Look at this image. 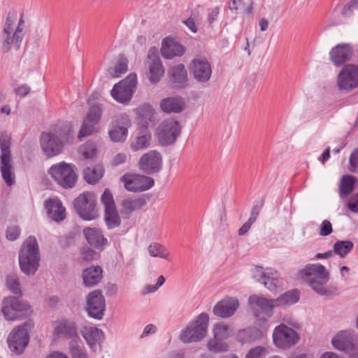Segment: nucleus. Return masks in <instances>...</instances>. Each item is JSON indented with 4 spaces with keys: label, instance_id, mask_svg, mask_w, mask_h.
<instances>
[{
    "label": "nucleus",
    "instance_id": "f257e3e1",
    "mask_svg": "<svg viewBox=\"0 0 358 358\" xmlns=\"http://www.w3.org/2000/svg\"><path fill=\"white\" fill-rule=\"evenodd\" d=\"M299 276L320 295L333 297L339 294L336 286H326L329 279V273L322 264H307L299 271Z\"/></svg>",
    "mask_w": 358,
    "mask_h": 358
},
{
    "label": "nucleus",
    "instance_id": "f03ea898",
    "mask_svg": "<svg viewBox=\"0 0 358 358\" xmlns=\"http://www.w3.org/2000/svg\"><path fill=\"white\" fill-rule=\"evenodd\" d=\"M73 130L69 122L56 124L50 131L41 135V148L48 157L61 153L64 144L73 138Z\"/></svg>",
    "mask_w": 358,
    "mask_h": 358
},
{
    "label": "nucleus",
    "instance_id": "7ed1b4c3",
    "mask_svg": "<svg viewBox=\"0 0 358 358\" xmlns=\"http://www.w3.org/2000/svg\"><path fill=\"white\" fill-rule=\"evenodd\" d=\"M17 14L15 13H9L3 28L1 34L0 39L1 43V50L3 53H8L12 49L19 50L21 47L24 33L25 22L23 15L20 16L17 23Z\"/></svg>",
    "mask_w": 358,
    "mask_h": 358
},
{
    "label": "nucleus",
    "instance_id": "20e7f679",
    "mask_svg": "<svg viewBox=\"0 0 358 358\" xmlns=\"http://www.w3.org/2000/svg\"><path fill=\"white\" fill-rule=\"evenodd\" d=\"M40 252L34 236H29L19 252L20 270L26 275H34L39 267Z\"/></svg>",
    "mask_w": 358,
    "mask_h": 358
},
{
    "label": "nucleus",
    "instance_id": "39448f33",
    "mask_svg": "<svg viewBox=\"0 0 358 358\" xmlns=\"http://www.w3.org/2000/svg\"><path fill=\"white\" fill-rule=\"evenodd\" d=\"M0 171L2 178L8 186L15 182L13 161L10 152V138L6 134L0 136Z\"/></svg>",
    "mask_w": 358,
    "mask_h": 358
},
{
    "label": "nucleus",
    "instance_id": "423d86ee",
    "mask_svg": "<svg viewBox=\"0 0 358 358\" xmlns=\"http://www.w3.org/2000/svg\"><path fill=\"white\" fill-rule=\"evenodd\" d=\"M209 316L206 313L199 314L181 332L180 340L185 343L198 342L206 335Z\"/></svg>",
    "mask_w": 358,
    "mask_h": 358
},
{
    "label": "nucleus",
    "instance_id": "0eeeda50",
    "mask_svg": "<svg viewBox=\"0 0 358 358\" xmlns=\"http://www.w3.org/2000/svg\"><path fill=\"white\" fill-rule=\"evenodd\" d=\"M74 168V165L62 162L53 164L48 173L59 186L65 189L72 188L77 181Z\"/></svg>",
    "mask_w": 358,
    "mask_h": 358
},
{
    "label": "nucleus",
    "instance_id": "6e6552de",
    "mask_svg": "<svg viewBox=\"0 0 358 358\" xmlns=\"http://www.w3.org/2000/svg\"><path fill=\"white\" fill-rule=\"evenodd\" d=\"M74 208L79 216L85 220H93L99 216L96 196L90 192L80 194L73 201Z\"/></svg>",
    "mask_w": 358,
    "mask_h": 358
},
{
    "label": "nucleus",
    "instance_id": "1a4fd4ad",
    "mask_svg": "<svg viewBox=\"0 0 358 358\" xmlns=\"http://www.w3.org/2000/svg\"><path fill=\"white\" fill-rule=\"evenodd\" d=\"M2 313L7 320L14 321L28 315L29 305L16 296H7L2 302Z\"/></svg>",
    "mask_w": 358,
    "mask_h": 358
},
{
    "label": "nucleus",
    "instance_id": "9d476101",
    "mask_svg": "<svg viewBox=\"0 0 358 358\" xmlns=\"http://www.w3.org/2000/svg\"><path fill=\"white\" fill-rule=\"evenodd\" d=\"M137 85V76L130 73L127 78L115 84L110 91L113 98L120 103H126L131 99Z\"/></svg>",
    "mask_w": 358,
    "mask_h": 358
},
{
    "label": "nucleus",
    "instance_id": "9b49d317",
    "mask_svg": "<svg viewBox=\"0 0 358 358\" xmlns=\"http://www.w3.org/2000/svg\"><path fill=\"white\" fill-rule=\"evenodd\" d=\"M101 201L104 206V221L109 229L118 227L121 218L116 208L113 196L108 189H106L101 196Z\"/></svg>",
    "mask_w": 358,
    "mask_h": 358
},
{
    "label": "nucleus",
    "instance_id": "f8f14e48",
    "mask_svg": "<svg viewBox=\"0 0 358 358\" xmlns=\"http://www.w3.org/2000/svg\"><path fill=\"white\" fill-rule=\"evenodd\" d=\"M275 345L280 349H287L296 345L299 336L297 332L284 324L276 326L273 332Z\"/></svg>",
    "mask_w": 358,
    "mask_h": 358
},
{
    "label": "nucleus",
    "instance_id": "ddd939ff",
    "mask_svg": "<svg viewBox=\"0 0 358 358\" xmlns=\"http://www.w3.org/2000/svg\"><path fill=\"white\" fill-rule=\"evenodd\" d=\"M181 133V126L174 119L164 120L157 129L159 142L162 145L173 144Z\"/></svg>",
    "mask_w": 358,
    "mask_h": 358
},
{
    "label": "nucleus",
    "instance_id": "4468645a",
    "mask_svg": "<svg viewBox=\"0 0 358 358\" xmlns=\"http://www.w3.org/2000/svg\"><path fill=\"white\" fill-rule=\"evenodd\" d=\"M120 181L124 184V188L131 192H142L150 189L155 184L154 180L148 176L125 173L120 178Z\"/></svg>",
    "mask_w": 358,
    "mask_h": 358
},
{
    "label": "nucleus",
    "instance_id": "2eb2a0df",
    "mask_svg": "<svg viewBox=\"0 0 358 358\" xmlns=\"http://www.w3.org/2000/svg\"><path fill=\"white\" fill-rule=\"evenodd\" d=\"M131 125L129 116L125 113L116 115L112 120L108 131L113 142H124L128 135V129Z\"/></svg>",
    "mask_w": 358,
    "mask_h": 358
},
{
    "label": "nucleus",
    "instance_id": "dca6fc26",
    "mask_svg": "<svg viewBox=\"0 0 358 358\" xmlns=\"http://www.w3.org/2000/svg\"><path fill=\"white\" fill-rule=\"evenodd\" d=\"M254 278L258 282L271 292L276 291L282 285L278 272L271 268H264L262 266H255L253 270Z\"/></svg>",
    "mask_w": 358,
    "mask_h": 358
},
{
    "label": "nucleus",
    "instance_id": "f3484780",
    "mask_svg": "<svg viewBox=\"0 0 358 358\" xmlns=\"http://www.w3.org/2000/svg\"><path fill=\"white\" fill-rule=\"evenodd\" d=\"M331 344L336 350L352 355L358 350V337L351 331H340L332 338Z\"/></svg>",
    "mask_w": 358,
    "mask_h": 358
},
{
    "label": "nucleus",
    "instance_id": "a211bd4d",
    "mask_svg": "<svg viewBox=\"0 0 358 358\" xmlns=\"http://www.w3.org/2000/svg\"><path fill=\"white\" fill-rule=\"evenodd\" d=\"M29 341V336L25 324L15 327L7 338L9 349L16 355L23 352Z\"/></svg>",
    "mask_w": 358,
    "mask_h": 358
},
{
    "label": "nucleus",
    "instance_id": "6ab92c4d",
    "mask_svg": "<svg viewBox=\"0 0 358 358\" xmlns=\"http://www.w3.org/2000/svg\"><path fill=\"white\" fill-rule=\"evenodd\" d=\"M337 86L340 90L350 92L358 87V66L346 65L339 73Z\"/></svg>",
    "mask_w": 358,
    "mask_h": 358
},
{
    "label": "nucleus",
    "instance_id": "aec40b11",
    "mask_svg": "<svg viewBox=\"0 0 358 358\" xmlns=\"http://www.w3.org/2000/svg\"><path fill=\"white\" fill-rule=\"evenodd\" d=\"M162 166L163 159L161 153L154 150L143 154L138 161L139 169L147 174L159 173Z\"/></svg>",
    "mask_w": 358,
    "mask_h": 358
},
{
    "label": "nucleus",
    "instance_id": "412c9836",
    "mask_svg": "<svg viewBox=\"0 0 358 358\" xmlns=\"http://www.w3.org/2000/svg\"><path fill=\"white\" fill-rule=\"evenodd\" d=\"M189 72L193 78L199 83H207L211 78L212 68L208 59L205 57L194 58L189 64Z\"/></svg>",
    "mask_w": 358,
    "mask_h": 358
},
{
    "label": "nucleus",
    "instance_id": "4be33fe9",
    "mask_svg": "<svg viewBox=\"0 0 358 358\" xmlns=\"http://www.w3.org/2000/svg\"><path fill=\"white\" fill-rule=\"evenodd\" d=\"M106 310V301L99 290L90 292L87 297V311L94 319L101 320Z\"/></svg>",
    "mask_w": 358,
    "mask_h": 358
},
{
    "label": "nucleus",
    "instance_id": "5701e85b",
    "mask_svg": "<svg viewBox=\"0 0 358 358\" xmlns=\"http://www.w3.org/2000/svg\"><path fill=\"white\" fill-rule=\"evenodd\" d=\"M53 334L57 336H64L67 339L75 340L79 338L76 323L71 320L61 319L52 323Z\"/></svg>",
    "mask_w": 358,
    "mask_h": 358
},
{
    "label": "nucleus",
    "instance_id": "b1692460",
    "mask_svg": "<svg viewBox=\"0 0 358 358\" xmlns=\"http://www.w3.org/2000/svg\"><path fill=\"white\" fill-rule=\"evenodd\" d=\"M147 77L152 84L158 83L164 74V69L159 57L149 51L147 61Z\"/></svg>",
    "mask_w": 358,
    "mask_h": 358
},
{
    "label": "nucleus",
    "instance_id": "393cba45",
    "mask_svg": "<svg viewBox=\"0 0 358 358\" xmlns=\"http://www.w3.org/2000/svg\"><path fill=\"white\" fill-rule=\"evenodd\" d=\"M80 333L92 351H96L97 345H100L104 338L102 330L92 325L83 327Z\"/></svg>",
    "mask_w": 358,
    "mask_h": 358
},
{
    "label": "nucleus",
    "instance_id": "a878e982",
    "mask_svg": "<svg viewBox=\"0 0 358 358\" xmlns=\"http://www.w3.org/2000/svg\"><path fill=\"white\" fill-rule=\"evenodd\" d=\"M185 50V47L173 38L167 37L162 41L161 54L165 59L181 57Z\"/></svg>",
    "mask_w": 358,
    "mask_h": 358
},
{
    "label": "nucleus",
    "instance_id": "bb28decb",
    "mask_svg": "<svg viewBox=\"0 0 358 358\" xmlns=\"http://www.w3.org/2000/svg\"><path fill=\"white\" fill-rule=\"evenodd\" d=\"M238 305L237 299L227 297L216 303L213 308V313L220 317H229L234 314Z\"/></svg>",
    "mask_w": 358,
    "mask_h": 358
},
{
    "label": "nucleus",
    "instance_id": "cd10ccee",
    "mask_svg": "<svg viewBox=\"0 0 358 358\" xmlns=\"http://www.w3.org/2000/svg\"><path fill=\"white\" fill-rule=\"evenodd\" d=\"M352 55V48L345 43L338 44L329 52L330 59L336 66L345 63L350 59Z\"/></svg>",
    "mask_w": 358,
    "mask_h": 358
},
{
    "label": "nucleus",
    "instance_id": "c85d7f7f",
    "mask_svg": "<svg viewBox=\"0 0 358 358\" xmlns=\"http://www.w3.org/2000/svg\"><path fill=\"white\" fill-rule=\"evenodd\" d=\"M83 234L87 243L94 248L103 250L108 243L102 231L97 228H85L83 229Z\"/></svg>",
    "mask_w": 358,
    "mask_h": 358
},
{
    "label": "nucleus",
    "instance_id": "c756f323",
    "mask_svg": "<svg viewBox=\"0 0 358 358\" xmlns=\"http://www.w3.org/2000/svg\"><path fill=\"white\" fill-rule=\"evenodd\" d=\"M48 217L55 222H60L66 217L65 208L57 198L50 199L45 202Z\"/></svg>",
    "mask_w": 358,
    "mask_h": 358
},
{
    "label": "nucleus",
    "instance_id": "7c9ffc66",
    "mask_svg": "<svg viewBox=\"0 0 358 358\" xmlns=\"http://www.w3.org/2000/svg\"><path fill=\"white\" fill-rule=\"evenodd\" d=\"M159 106L166 113H180L185 109V103L182 98L176 96L162 99Z\"/></svg>",
    "mask_w": 358,
    "mask_h": 358
},
{
    "label": "nucleus",
    "instance_id": "2f4dec72",
    "mask_svg": "<svg viewBox=\"0 0 358 358\" xmlns=\"http://www.w3.org/2000/svg\"><path fill=\"white\" fill-rule=\"evenodd\" d=\"M82 277L85 287L95 286L102 279V268L99 266L87 268L83 271Z\"/></svg>",
    "mask_w": 358,
    "mask_h": 358
},
{
    "label": "nucleus",
    "instance_id": "473e14b6",
    "mask_svg": "<svg viewBox=\"0 0 358 358\" xmlns=\"http://www.w3.org/2000/svg\"><path fill=\"white\" fill-rule=\"evenodd\" d=\"M151 138V134L148 129L142 128L131 141L130 148L134 152L146 149L150 145Z\"/></svg>",
    "mask_w": 358,
    "mask_h": 358
},
{
    "label": "nucleus",
    "instance_id": "72a5a7b5",
    "mask_svg": "<svg viewBox=\"0 0 358 358\" xmlns=\"http://www.w3.org/2000/svg\"><path fill=\"white\" fill-rule=\"evenodd\" d=\"M264 336L261 330L255 327H249L240 330L237 335L236 339L242 344L251 343L259 340Z\"/></svg>",
    "mask_w": 358,
    "mask_h": 358
},
{
    "label": "nucleus",
    "instance_id": "f704fd0d",
    "mask_svg": "<svg viewBox=\"0 0 358 358\" xmlns=\"http://www.w3.org/2000/svg\"><path fill=\"white\" fill-rule=\"evenodd\" d=\"M248 301L251 306L259 308L264 313L270 312L276 307L275 299H268L258 295L250 296Z\"/></svg>",
    "mask_w": 358,
    "mask_h": 358
},
{
    "label": "nucleus",
    "instance_id": "c9c22d12",
    "mask_svg": "<svg viewBox=\"0 0 358 358\" xmlns=\"http://www.w3.org/2000/svg\"><path fill=\"white\" fill-rule=\"evenodd\" d=\"M168 74L171 80L176 84L182 85L187 80V73L185 66L182 64L171 67Z\"/></svg>",
    "mask_w": 358,
    "mask_h": 358
},
{
    "label": "nucleus",
    "instance_id": "e433bc0d",
    "mask_svg": "<svg viewBox=\"0 0 358 358\" xmlns=\"http://www.w3.org/2000/svg\"><path fill=\"white\" fill-rule=\"evenodd\" d=\"M299 299V292L293 289L284 293L275 299V306H290L296 303Z\"/></svg>",
    "mask_w": 358,
    "mask_h": 358
},
{
    "label": "nucleus",
    "instance_id": "4c0bfd02",
    "mask_svg": "<svg viewBox=\"0 0 358 358\" xmlns=\"http://www.w3.org/2000/svg\"><path fill=\"white\" fill-rule=\"evenodd\" d=\"M83 173L85 180L88 183L94 184L102 178L103 169L101 166L87 167L84 169Z\"/></svg>",
    "mask_w": 358,
    "mask_h": 358
},
{
    "label": "nucleus",
    "instance_id": "58836bf2",
    "mask_svg": "<svg viewBox=\"0 0 358 358\" xmlns=\"http://www.w3.org/2000/svg\"><path fill=\"white\" fill-rule=\"evenodd\" d=\"M355 178L351 175H344L342 176L340 185L339 192L341 197L350 194L354 189Z\"/></svg>",
    "mask_w": 358,
    "mask_h": 358
},
{
    "label": "nucleus",
    "instance_id": "ea45409f",
    "mask_svg": "<svg viewBox=\"0 0 358 358\" xmlns=\"http://www.w3.org/2000/svg\"><path fill=\"white\" fill-rule=\"evenodd\" d=\"M354 244L351 241H338L333 247L334 255H338L341 258L345 257L353 249Z\"/></svg>",
    "mask_w": 358,
    "mask_h": 358
},
{
    "label": "nucleus",
    "instance_id": "a19ab883",
    "mask_svg": "<svg viewBox=\"0 0 358 358\" xmlns=\"http://www.w3.org/2000/svg\"><path fill=\"white\" fill-rule=\"evenodd\" d=\"M69 352L72 358H89L85 346L80 345L76 340L69 342Z\"/></svg>",
    "mask_w": 358,
    "mask_h": 358
},
{
    "label": "nucleus",
    "instance_id": "79ce46f5",
    "mask_svg": "<svg viewBox=\"0 0 358 358\" xmlns=\"http://www.w3.org/2000/svg\"><path fill=\"white\" fill-rule=\"evenodd\" d=\"M213 335L215 338L227 339L233 335V329L224 323H217L213 328Z\"/></svg>",
    "mask_w": 358,
    "mask_h": 358
},
{
    "label": "nucleus",
    "instance_id": "37998d69",
    "mask_svg": "<svg viewBox=\"0 0 358 358\" xmlns=\"http://www.w3.org/2000/svg\"><path fill=\"white\" fill-rule=\"evenodd\" d=\"M207 347L208 350L214 353L224 352L229 349L228 344L224 342L223 339L215 336L208 341Z\"/></svg>",
    "mask_w": 358,
    "mask_h": 358
},
{
    "label": "nucleus",
    "instance_id": "c03bdc74",
    "mask_svg": "<svg viewBox=\"0 0 358 358\" xmlns=\"http://www.w3.org/2000/svg\"><path fill=\"white\" fill-rule=\"evenodd\" d=\"M148 252L150 256L154 257H160L165 259H168L169 256V252L168 250L162 244L154 243L148 248Z\"/></svg>",
    "mask_w": 358,
    "mask_h": 358
},
{
    "label": "nucleus",
    "instance_id": "a18cd8bd",
    "mask_svg": "<svg viewBox=\"0 0 358 358\" xmlns=\"http://www.w3.org/2000/svg\"><path fill=\"white\" fill-rule=\"evenodd\" d=\"M145 203L144 201L141 199H127L122 201V207L123 210L127 213H131L136 208H140Z\"/></svg>",
    "mask_w": 358,
    "mask_h": 358
},
{
    "label": "nucleus",
    "instance_id": "49530a36",
    "mask_svg": "<svg viewBox=\"0 0 358 358\" xmlns=\"http://www.w3.org/2000/svg\"><path fill=\"white\" fill-rule=\"evenodd\" d=\"M102 115V108L101 105L95 104L90 107L85 120L88 122L97 124Z\"/></svg>",
    "mask_w": 358,
    "mask_h": 358
},
{
    "label": "nucleus",
    "instance_id": "de8ad7c7",
    "mask_svg": "<svg viewBox=\"0 0 358 358\" xmlns=\"http://www.w3.org/2000/svg\"><path fill=\"white\" fill-rule=\"evenodd\" d=\"M6 282L8 289L11 292L16 294H21L19 280L16 274L8 275L6 278Z\"/></svg>",
    "mask_w": 358,
    "mask_h": 358
},
{
    "label": "nucleus",
    "instance_id": "09e8293b",
    "mask_svg": "<svg viewBox=\"0 0 358 358\" xmlns=\"http://www.w3.org/2000/svg\"><path fill=\"white\" fill-rule=\"evenodd\" d=\"M96 124V123L85 120L78 133V138H82L92 134L95 131Z\"/></svg>",
    "mask_w": 358,
    "mask_h": 358
},
{
    "label": "nucleus",
    "instance_id": "8fccbe9b",
    "mask_svg": "<svg viewBox=\"0 0 358 358\" xmlns=\"http://www.w3.org/2000/svg\"><path fill=\"white\" fill-rule=\"evenodd\" d=\"M79 151L85 158L90 159L95 156L96 148L93 143H87L80 148Z\"/></svg>",
    "mask_w": 358,
    "mask_h": 358
},
{
    "label": "nucleus",
    "instance_id": "3c124183",
    "mask_svg": "<svg viewBox=\"0 0 358 358\" xmlns=\"http://www.w3.org/2000/svg\"><path fill=\"white\" fill-rule=\"evenodd\" d=\"M268 352L266 348L257 346L251 349L246 355L245 358H264Z\"/></svg>",
    "mask_w": 358,
    "mask_h": 358
},
{
    "label": "nucleus",
    "instance_id": "603ef678",
    "mask_svg": "<svg viewBox=\"0 0 358 358\" xmlns=\"http://www.w3.org/2000/svg\"><path fill=\"white\" fill-rule=\"evenodd\" d=\"M348 170L353 173H358V148L350 154Z\"/></svg>",
    "mask_w": 358,
    "mask_h": 358
},
{
    "label": "nucleus",
    "instance_id": "864d4df0",
    "mask_svg": "<svg viewBox=\"0 0 358 358\" xmlns=\"http://www.w3.org/2000/svg\"><path fill=\"white\" fill-rule=\"evenodd\" d=\"M358 8V0H351L348 3L343 6L341 13L345 17H349L352 15L354 10Z\"/></svg>",
    "mask_w": 358,
    "mask_h": 358
},
{
    "label": "nucleus",
    "instance_id": "5fc2aeb1",
    "mask_svg": "<svg viewBox=\"0 0 358 358\" xmlns=\"http://www.w3.org/2000/svg\"><path fill=\"white\" fill-rule=\"evenodd\" d=\"M127 60L122 59L118 61L117 65L115 67V73L113 76L120 77L122 74L125 73L127 71Z\"/></svg>",
    "mask_w": 358,
    "mask_h": 358
},
{
    "label": "nucleus",
    "instance_id": "6e6d98bb",
    "mask_svg": "<svg viewBox=\"0 0 358 358\" xmlns=\"http://www.w3.org/2000/svg\"><path fill=\"white\" fill-rule=\"evenodd\" d=\"M20 234V229L17 226H11L7 229L6 237L9 241L16 240Z\"/></svg>",
    "mask_w": 358,
    "mask_h": 358
},
{
    "label": "nucleus",
    "instance_id": "4d7b16f0",
    "mask_svg": "<svg viewBox=\"0 0 358 358\" xmlns=\"http://www.w3.org/2000/svg\"><path fill=\"white\" fill-rule=\"evenodd\" d=\"M332 232V225L329 220L322 221L320 229V235L322 236H327L331 234Z\"/></svg>",
    "mask_w": 358,
    "mask_h": 358
},
{
    "label": "nucleus",
    "instance_id": "13d9d810",
    "mask_svg": "<svg viewBox=\"0 0 358 358\" xmlns=\"http://www.w3.org/2000/svg\"><path fill=\"white\" fill-rule=\"evenodd\" d=\"M81 258L85 261L92 260L94 255L95 252L89 247L83 248L80 252Z\"/></svg>",
    "mask_w": 358,
    "mask_h": 358
},
{
    "label": "nucleus",
    "instance_id": "bf43d9fd",
    "mask_svg": "<svg viewBox=\"0 0 358 358\" xmlns=\"http://www.w3.org/2000/svg\"><path fill=\"white\" fill-rule=\"evenodd\" d=\"M165 282V278L163 275H160L157 278V281L156 285H147L145 287L146 292L145 293H151L157 291L159 287H161Z\"/></svg>",
    "mask_w": 358,
    "mask_h": 358
},
{
    "label": "nucleus",
    "instance_id": "052dcab7",
    "mask_svg": "<svg viewBox=\"0 0 358 358\" xmlns=\"http://www.w3.org/2000/svg\"><path fill=\"white\" fill-rule=\"evenodd\" d=\"M30 90L31 88L29 85H27V84H23L19 86L18 87L15 88L14 91L16 95L20 97H24L30 92Z\"/></svg>",
    "mask_w": 358,
    "mask_h": 358
},
{
    "label": "nucleus",
    "instance_id": "680f3d73",
    "mask_svg": "<svg viewBox=\"0 0 358 358\" xmlns=\"http://www.w3.org/2000/svg\"><path fill=\"white\" fill-rule=\"evenodd\" d=\"M157 331V327L152 324H150L145 326L144 328L141 335V338H145L146 336H148L150 335L154 334Z\"/></svg>",
    "mask_w": 358,
    "mask_h": 358
},
{
    "label": "nucleus",
    "instance_id": "e2e57ef3",
    "mask_svg": "<svg viewBox=\"0 0 358 358\" xmlns=\"http://www.w3.org/2000/svg\"><path fill=\"white\" fill-rule=\"evenodd\" d=\"M127 158V157L126 154L122 152L118 153L114 157L113 164L115 166L122 164L126 162Z\"/></svg>",
    "mask_w": 358,
    "mask_h": 358
},
{
    "label": "nucleus",
    "instance_id": "0e129e2a",
    "mask_svg": "<svg viewBox=\"0 0 358 358\" xmlns=\"http://www.w3.org/2000/svg\"><path fill=\"white\" fill-rule=\"evenodd\" d=\"M220 13L219 7H215L212 9L208 16V22L210 24L213 23L217 19Z\"/></svg>",
    "mask_w": 358,
    "mask_h": 358
},
{
    "label": "nucleus",
    "instance_id": "69168bd1",
    "mask_svg": "<svg viewBox=\"0 0 358 358\" xmlns=\"http://www.w3.org/2000/svg\"><path fill=\"white\" fill-rule=\"evenodd\" d=\"M183 23L194 33L197 32V27L194 20L190 17L183 21Z\"/></svg>",
    "mask_w": 358,
    "mask_h": 358
},
{
    "label": "nucleus",
    "instance_id": "338daca9",
    "mask_svg": "<svg viewBox=\"0 0 358 358\" xmlns=\"http://www.w3.org/2000/svg\"><path fill=\"white\" fill-rule=\"evenodd\" d=\"M241 0H231L229 3V8L232 12H236L238 10V5L241 3Z\"/></svg>",
    "mask_w": 358,
    "mask_h": 358
},
{
    "label": "nucleus",
    "instance_id": "774afa93",
    "mask_svg": "<svg viewBox=\"0 0 358 358\" xmlns=\"http://www.w3.org/2000/svg\"><path fill=\"white\" fill-rule=\"evenodd\" d=\"M334 256V252L331 250L327 251L324 253H317L315 255L316 259H328Z\"/></svg>",
    "mask_w": 358,
    "mask_h": 358
}]
</instances>
